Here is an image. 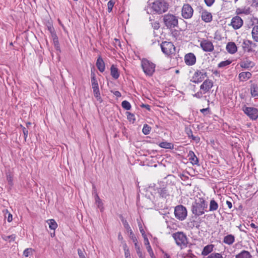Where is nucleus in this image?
Masks as SVG:
<instances>
[{"mask_svg":"<svg viewBox=\"0 0 258 258\" xmlns=\"http://www.w3.org/2000/svg\"><path fill=\"white\" fill-rule=\"evenodd\" d=\"M208 205L203 198H199L196 200L191 205V211L195 216H200L207 211Z\"/></svg>","mask_w":258,"mask_h":258,"instance_id":"f257e3e1","label":"nucleus"},{"mask_svg":"<svg viewBox=\"0 0 258 258\" xmlns=\"http://www.w3.org/2000/svg\"><path fill=\"white\" fill-rule=\"evenodd\" d=\"M237 45L238 47H241L244 52H254L255 50L254 48L257 46L255 43L253 42L252 41L245 39H240L237 40Z\"/></svg>","mask_w":258,"mask_h":258,"instance_id":"f03ea898","label":"nucleus"},{"mask_svg":"<svg viewBox=\"0 0 258 258\" xmlns=\"http://www.w3.org/2000/svg\"><path fill=\"white\" fill-rule=\"evenodd\" d=\"M169 4L165 0H156L152 4V9L158 14H162L168 11Z\"/></svg>","mask_w":258,"mask_h":258,"instance_id":"7ed1b4c3","label":"nucleus"},{"mask_svg":"<svg viewBox=\"0 0 258 258\" xmlns=\"http://www.w3.org/2000/svg\"><path fill=\"white\" fill-rule=\"evenodd\" d=\"M163 21L167 29H172L178 27V21L177 18L170 14H168L162 16Z\"/></svg>","mask_w":258,"mask_h":258,"instance_id":"20e7f679","label":"nucleus"},{"mask_svg":"<svg viewBox=\"0 0 258 258\" xmlns=\"http://www.w3.org/2000/svg\"><path fill=\"white\" fill-rule=\"evenodd\" d=\"M156 65L147 58H143L141 67L144 73L148 76H152L155 71Z\"/></svg>","mask_w":258,"mask_h":258,"instance_id":"39448f33","label":"nucleus"},{"mask_svg":"<svg viewBox=\"0 0 258 258\" xmlns=\"http://www.w3.org/2000/svg\"><path fill=\"white\" fill-rule=\"evenodd\" d=\"M172 237L178 246H187L188 239L186 234L183 232H177L172 234Z\"/></svg>","mask_w":258,"mask_h":258,"instance_id":"423d86ee","label":"nucleus"},{"mask_svg":"<svg viewBox=\"0 0 258 258\" xmlns=\"http://www.w3.org/2000/svg\"><path fill=\"white\" fill-rule=\"evenodd\" d=\"M174 213L175 218L179 221L185 220L187 215L186 208L182 205H178L175 207Z\"/></svg>","mask_w":258,"mask_h":258,"instance_id":"0eeeda50","label":"nucleus"},{"mask_svg":"<svg viewBox=\"0 0 258 258\" xmlns=\"http://www.w3.org/2000/svg\"><path fill=\"white\" fill-rule=\"evenodd\" d=\"M163 53L166 55H170L175 52L176 48L171 42L163 41L160 44Z\"/></svg>","mask_w":258,"mask_h":258,"instance_id":"6e6552de","label":"nucleus"},{"mask_svg":"<svg viewBox=\"0 0 258 258\" xmlns=\"http://www.w3.org/2000/svg\"><path fill=\"white\" fill-rule=\"evenodd\" d=\"M242 111L251 120H255L258 118V109L256 108L244 105L242 107Z\"/></svg>","mask_w":258,"mask_h":258,"instance_id":"1a4fd4ad","label":"nucleus"},{"mask_svg":"<svg viewBox=\"0 0 258 258\" xmlns=\"http://www.w3.org/2000/svg\"><path fill=\"white\" fill-rule=\"evenodd\" d=\"M194 13V10L191 6L188 4H184L181 10V15L185 19H190L192 17Z\"/></svg>","mask_w":258,"mask_h":258,"instance_id":"9d476101","label":"nucleus"},{"mask_svg":"<svg viewBox=\"0 0 258 258\" xmlns=\"http://www.w3.org/2000/svg\"><path fill=\"white\" fill-rule=\"evenodd\" d=\"M121 221L123 225L124 228L126 230L127 233L129 234L130 238L132 240L133 242H137V238L134 234L130 225L128 224L126 220H125L122 215H120Z\"/></svg>","mask_w":258,"mask_h":258,"instance_id":"9b49d317","label":"nucleus"},{"mask_svg":"<svg viewBox=\"0 0 258 258\" xmlns=\"http://www.w3.org/2000/svg\"><path fill=\"white\" fill-rule=\"evenodd\" d=\"M200 46L202 49L205 52H211L214 49L212 42L207 39H203L201 41Z\"/></svg>","mask_w":258,"mask_h":258,"instance_id":"f8f14e48","label":"nucleus"},{"mask_svg":"<svg viewBox=\"0 0 258 258\" xmlns=\"http://www.w3.org/2000/svg\"><path fill=\"white\" fill-rule=\"evenodd\" d=\"M243 25V20L242 19L238 16L234 17L231 22V25L235 30L239 29Z\"/></svg>","mask_w":258,"mask_h":258,"instance_id":"ddd939ff","label":"nucleus"},{"mask_svg":"<svg viewBox=\"0 0 258 258\" xmlns=\"http://www.w3.org/2000/svg\"><path fill=\"white\" fill-rule=\"evenodd\" d=\"M184 61L186 65L192 66L196 63V57L193 53H188L184 56Z\"/></svg>","mask_w":258,"mask_h":258,"instance_id":"4468645a","label":"nucleus"},{"mask_svg":"<svg viewBox=\"0 0 258 258\" xmlns=\"http://www.w3.org/2000/svg\"><path fill=\"white\" fill-rule=\"evenodd\" d=\"M213 86V83L211 80H206L200 86V89L204 91V93L209 91Z\"/></svg>","mask_w":258,"mask_h":258,"instance_id":"2eb2a0df","label":"nucleus"},{"mask_svg":"<svg viewBox=\"0 0 258 258\" xmlns=\"http://www.w3.org/2000/svg\"><path fill=\"white\" fill-rule=\"evenodd\" d=\"M204 80V78L202 77V71L197 70L194 74L190 80V81L195 83H199Z\"/></svg>","mask_w":258,"mask_h":258,"instance_id":"dca6fc26","label":"nucleus"},{"mask_svg":"<svg viewBox=\"0 0 258 258\" xmlns=\"http://www.w3.org/2000/svg\"><path fill=\"white\" fill-rule=\"evenodd\" d=\"M202 20L205 22L209 23L212 20V15L210 12L206 10L203 11L201 15Z\"/></svg>","mask_w":258,"mask_h":258,"instance_id":"f3484780","label":"nucleus"},{"mask_svg":"<svg viewBox=\"0 0 258 258\" xmlns=\"http://www.w3.org/2000/svg\"><path fill=\"white\" fill-rule=\"evenodd\" d=\"M238 46L233 42H228L226 45L227 51L231 54H234L237 51Z\"/></svg>","mask_w":258,"mask_h":258,"instance_id":"a211bd4d","label":"nucleus"},{"mask_svg":"<svg viewBox=\"0 0 258 258\" xmlns=\"http://www.w3.org/2000/svg\"><path fill=\"white\" fill-rule=\"evenodd\" d=\"M96 67L99 71L102 73L105 71V63L101 57V56H99L96 61Z\"/></svg>","mask_w":258,"mask_h":258,"instance_id":"6ab92c4d","label":"nucleus"},{"mask_svg":"<svg viewBox=\"0 0 258 258\" xmlns=\"http://www.w3.org/2000/svg\"><path fill=\"white\" fill-rule=\"evenodd\" d=\"M93 194L95 195L94 197L95 200V204L97 205V207L99 208L101 211H102V209H103V203L97 192L96 189H95V187H94V191L93 192Z\"/></svg>","mask_w":258,"mask_h":258,"instance_id":"aec40b11","label":"nucleus"},{"mask_svg":"<svg viewBox=\"0 0 258 258\" xmlns=\"http://www.w3.org/2000/svg\"><path fill=\"white\" fill-rule=\"evenodd\" d=\"M188 157L192 165H199V159L193 151H190L189 152Z\"/></svg>","mask_w":258,"mask_h":258,"instance_id":"412c9836","label":"nucleus"},{"mask_svg":"<svg viewBox=\"0 0 258 258\" xmlns=\"http://www.w3.org/2000/svg\"><path fill=\"white\" fill-rule=\"evenodd\" d=\"M110 74L112 78L115 80L117 79L119 77L118 69L114 64H112L111 66Z\"/></svg>","mask_w":258,"mask_h":258,"instance_id":"4be33fe9","label":"nucleus"},{"mask_svg":"<svg viewBox=\"0 0 258 258\" xmlns=\"http://www.w3.org/2000/svg\"><path fill=\"white\" fill-rule=\"evenodd\" d=\"M51 37L53 39V43L54 46V48L57 51L60 52V48L59 46V43L58 41V37L55 33H53V35H51Z\"/></svg>","mask_w":258,"mask_h":258,"instance_id":"5701e85b","label":"nucleus"},{"mask_svg":"<svg viewBox=\"0 0 258 258\" xmlns=\"http://www.w3.org/2000/svg\"><path fill=\"white\" fill-rule=\"evenodd\" d=\"M250 252L247 250H243L235 255V258H252Z\"/></svg>","mask_w":258,"mask_h":258,"instance_id":"b1692460","label":"nucleus"},{"mask_svg":"<svg viewBox=\"0 0 258 258\" xmlns=\"http://www.w3.org/2000/svg\"><path fill=\"white\" fill-rule=\"evenodd\" d=\"M214 246L213 244L205 246L202 251V254L204 256L208 255L213 250Z\"/></svg>","mask_w":258,"mask_h":258,"instance_id":"393cba45","label":"nucleus"},{"mask_svg":"<svg viewBox=\"0 0 258 258\" xmlns=\"http://www.w3.org/2000/svg\"><path fill=\"white\" fill-rule=\"evenodd\" d=\"M234 241L235 237L232 234H229L225 236L223 239V242L228 245L232 244Z\"/></svg>","mask_w":258,"mask_h":258,"instance_id":"a878e982","label":"nucleus"},{"mask_svg":"<svg viewBox=\"0 0 258 258\" xmlns=\"http://www.w3.org/2000/svg\"><path fill=\"white\" fill-rule=\"evenodd\" d=\"M254 66V63L250 60L246 59L244 60L240 63V67L242 68L247 69L249 67L252 68Z\"/></svg>","mask_w":258,"mask_h":258,"instance_id":"bb28decb","label":"nucleus"},{"mask_svg":"<svg viewBox=\"0 0 258 258\" xmlns=\"http://www.w3.org/2000/svg\"><path fill=\"white\" fill-rule=\"evenodd\" d=\"M239 78L240 81H244L251 77V74L249 72H241L239 74Z\"/></svg>","mask_w":258,"mask_h":258,"instance_id":"cd10ccee","label":"nucleus"},{"mask_svg":"<svg viewBox=\"0 0 258 258\" xmlns=\"http://www.w3.org/2000/svg\"><path fill=\"white\" fill-rule=\"evenodd\" d=\"M251 95L253 97H258V86L252 84L250 88Z\"/></svg>","mask_w":258,"mask_h":258,"instance_id":"c85d7f7f","label":"nucleus"},{"mask_svg":"<svg viewBox=\"0 0 258 258\" xmlns=\"http://www.w3.org/2000/svg\"><path fill=\"white\" fill-rule=\"evenodd\" d=\"M251 35L253 40L258 42V25H255L252 28Z\"/></svg>","mask_w":258,"mask_h":258,"instance_id":"c756f323","label":"nucleus"},{"mask_svg":"<svg viewBox=\"0 0 258 258\" xmlns=\"http://www.w3.org/2000/svg\"><path fill=\"white\" fill-rule=\"evenodd\" d=\"M157 192L160 195V197L163 198H166L169 195L167 189L165 187L158 188Z\"/></svg>","mask_w":258,"mask_h":258,"instance_id":"7c9ffc66","label":"nucleus"},{"mask_svg":"<svg viewBox=\"0 0 258 258\" xmlns=\"http://www.w3.org/2000/svg\"><path fill=\"white\" fill-rule=\"evenodd\" d=\"M91 79L92 88L98 87V84L96 78L95 74L92 71L91 72Z\"/></svg>","mask_w":258,"mask_h":258,"instance_id":"2f4dec72","label":"nucleus"},{"mask_svg":"<svg viewBox=\"0 0 258 258\" xmlns=\"http://www.w3.org/2000/svg\"><path fill=\"white\" fill-rule=\"evenodd\" d=\"M218 208V204L214 199L210 201L209 211H216Z\"/></svg>","mask_w":258,"mask_h":258,"instance_id":"473e14b6","label":"nucleus"},{"mask_svg":"<svg viewBox=\"0 0 258 258\" xmlns=\"http://www.w3.org/2000/svg\"><path fill=\"white\" fill-rule=\"evenodd\" d=\"M93 90L94 96L96 98V99L100 102H102V99L100 96L99 87L93 88Z\"/></svg>","mask_w":258,"mask_h":258,"instance_id":"72a5a7b5","label":"nucleus"},{"mask_svg":"<svg viewBox=\"0 0 258 258\" xmlns=\"http://www.w3.org/2000/svg\"><path fill=\"white\" fill-rule=\"evenodd\" d=\"M159 146L162 148L172 149L173 148V145L172 143H168L166 142H161L159 144Z\"/></svg>","mask_w":258,"mask_h":258,"instance_id":"f704fd0d","label":"nucleus"},{"mask_svg":"<svg viewBox=\"0 0 258 258\" xmlns=\"http://www.w3.org/2000/svg\"><path fill=\"white\" fill-rule=\"evenodd\" d=\"M134 243L135 247L137 253L138 255L139 256V257H141L142 256H144L143 254V253L141 250L140 246L138 243V240L137 241V242H134Z\"/></svg>","mask_w":258,"mask_h":258,"instance_id":"c9c22d12","label":"nucleus"},{"mask_svg":"<svg viewBox=\"0 0 258 258\" xmlns=\"http://www.w3.org/2000/svg\"><path fill=\"white\" fill-rule=\"evenodd\" d=\"M16 235L15 234H12L11 235H9V236H6V235H3L2 236V238L3 239V240H5V241H8L9 240V241L10 242H12V241H14L15 239H16Z\"/></svg>","mask_w":258,"mask_h":258,"instance_id":"e433bc0d","label":"nucleus"},{"mask_svg":"<svg viewBox=\"0 0 258 258\" xmlns=\"http://www.w3.org/2000/svg\"><path fill=\"white\" fill-rule=\"evenodd\" d=\"M49 227L50 229L55 230L57 227V224L54 219L49 220Z\"/></svg>","mask_w":258,"mask_h":258,"instance_id":"4c0bfd02","label":"nucleus"},{"mask_svg":"<svg viewBox=\"0 0 258 258\" xmlns=\"http://www.w3.org/2000/svg\"><path fill=\"white\" fill-rule=\"evenodd\" d=\"M121 106L123 108L126 110H129L131 108V105L130 103L126 100H124L122 102Z\"/></svg>","mask_w":258,"mask_h":258,"instance_id":"58836bf2","label":"nucleus"},{"mask_svg":"<svg viewBox=\"0 0 258 258\" xmlns=\"http://www.w3.org/2000/svg\"><path fill=\"white\" fill-rule=\"evenodd\" d=\"M151 130V127L149 125H148L147 124H145L144 125V126H143V128L142 130V132L144 135H147L149 134Z\"/></svg>","mask_w":258,"mask_h":258,"instance_id":"ea45409f","label":"nucleus"},{"mask_svg":"<svg viewBox=\"0 0 258 258\" xmlns=\"http://www.w3.org/2000/svg\"><path fill=\"white\" fill-rule=\"evenodd\" d=\"M34 249L32 248H27L24 250L23 251V255L27 257L29 255H32L33 254V252L34 251Z\"/></svg>","mask_w":258,"mask_h":258,"instance_id":"a19ab883","label":"nucleus"},{"mask_svg":"<svg viewBox=\"0 0 258 258\" xmlns=\"http://www.w3.org/2000/svg\"><path fill=\"white\" fill-rule=\"evenodd\" d=\"M231 62L232 61L230 60L222 61L218 64V67L219 68H223L229 65L231 63Z\"/></svg>","mask_w":258,"mask_h":258,"instance_id":"79ce46f5","label":"nucleus"},{"mask_svg":"<svg viewBox=\"0 0 258 258\" xmlns=\"http://www.w3.org/2000/svg\"><path fill=\"white\" fill-rule=\"evenodd\" d=\"M207 258H223L222 255L220 253H212Z\"/></svg>","mask_w":258,"mask_h":258,"instance_id":"37998d69","label":"nucleus"},{"mask_svg":"<svg viewBox=\"0 0 258 258\" xmlns=\"http://www.w3.org/2000/svg\"><path fill=\"white\" fill-rule=\"evenodd\" d=\"M115 2L113 0H110L107 4V10L109 13L112 11L113 7L114 5Z\"/></svg>","mask_w":258,"mask_h":258,"instance_id":"c03bdc74","label":"nucleus"},{"mask_svg":"<svg viewBox=\"0 0 258 258\" xmlns=\"http://www.w3.org/2000/svg\"><path fill=\"white\" fill-rule=\"evenodd\" d=\"M77 251L80 258H87L85 256L86 252H85L84 249L78 248Z\"/></svg>","mask_w":258,"mask_h":258,"instance_id":"a18cd8bd","label":"nucleus"},{"mask_svg":"<svg viewBox=\"0 0 258 258\" xmlns=\"http://www.w3.org/2000/svg\"><path fill=\"white\" fill-rule=\"evenodd\" d=\"M127 118L129 121H133V122L135 120V115L130 112H126Z\"/></svg>","mask_w":258,"mask_h":258,"instance_id":"49530a36","label":"nucleus"},{"mask_svg":"<svg viewBox=\"0 0 258 258\" xmlns=\"http://www.w3.org/2000/svg\"><path fill=\"white\" fill-rule=\"evenodd\" d=\"M20 126L22 128L24 137V140L26 142L28 135V131L25 127L23 126L22 125H20Z\"/></svg>","mask_w":258,"mask_h":258,"instance_id":"de8ad7c7","label":"nucleus"},{"mask_svg":"<svg viewBox=\"0 0 258 258\" xmlns=\"http://www.w3.org/2000/svg\"><path fill=\"white\" fill-rule=\"evenodd\" d=\"M47 29L49 31V32L51 34V35H53V33H55V30L54 29V27L51 24H49L47 26Z\"/></svg>","mask_w":258,"mask_h":258,"instance_id":"09e8293b","label":"nucleus"},{"mask_svg":"<svg viewBox=\"0 0 258 258\" xmlns=\"http://www.w3.org/2000/svg\"><path fill=\"white\" fill-rule=\"evenodd\" d=\"M146 248H147V250L148 252H149L151 258H155V256L154 254V252L151 248V246L150 245L147 246Z\"/></svg>","mask_w":258,"mask_h":258,"instance_id":"8fccbe9b","label":"nucleus"},{"mask_svg":"<svg viewBox=\"0 0 258 258\" xmlns=\"http://www.w3.org/2000/svg\"><path fill=\"white\" fill-rule=\"evenodd\" d=\"M185 132L186 135H187V137H188V138L190 139L193 136L192 131L190 128L185 127Z\"/></svg>","mask_w":258,"mask_h":258,"instance_id":"3c124183","label":"nucleus"},{"mask_svg":"<svg viewBox=\"0 0 258 258\" xmlns=\"http://www.w3.org/2000/svg\"><path fill=\"white\" fill-rule=\"evenodd\" d=\"M7 179L9 183V184L11 186H12L13 185V177L11 175V174H7Z\"/></svg>","mask_w":258,"mask_h":258,"instance_id":"603ef678","label":"nucleus"},{"mask_svg":"<svg viewBox=\"0 0 258 258\" xmlns=\"http://www.w3.org/2000/svg\"><path fill=\"white\" fill-rule=\"evenodd\" d=\"M187 252H188L186 254V256L187 257H189V258H198L197 256L192 253V250L191 249H189Z\"/></svg>","mask_w":258,"mask_h":258,"instance_id":"864d4df0","label":"nucleus"},{"mask_svg":"<svg viewBox=\"0 0 258 258\" xmlns=\"http://www.w3.org/2000/svg\"><path fill=\"white\" fill-rule=\"evenodd\" d=\"M154 29L157 30L160 28V24L158 22H155L152 24Z\"/></svg>","mask_w":258,"mask_h":258,"instance_id":"5fc2aeb1","label":"nucleus"},{"mask_svg":"<svg viewBox=\"0 0 258 258\" xmlns=\"http://www.w3.org/2000/svg\"><path fill=\"white\" fill-rule=\"evenodd\" d=\"M204 1L207 6L210 7L214 3L215 0H204Z\"/></svg>","mask_w":258,"mask_h":258,"instance_id":"6e6d98bb","label":"nucleus"},{"mask_svg":"<svg viewBox=\"0 0 258 258\" xmlns=\"http://www.w3.org/2000/svg\"><path fill=\"white\" fill-rule=\"evenodd\" d=\"M190 139H191L193 141H195L197 143H198L200 141V138L198 136H192Z\"/></svg>","mask_w":258,"mask_h":258,"instance_id":"4d7b16f0","label":"nucleus"},{"mask_svg":"<svg viewBox=\"0 0 258 258\" xmlns=\"http://www.w3.org/2000/svg\"><path fill=\"white\" fill-rule=\"evenodd\" d=\"M193 96L198 98H201L203 96V94H202V92L199 91V92H197V93L194 94Z\"/></svg>","mask_w":258,"mask_h":258,"instance_id":"13d9d810","label":"nucleus"},{"mask_svg":"<svg viewBox=\"0 0 258 258\" xmlns=\"http://www.w3.org/2000/svg\"><path fill=\"white\" fill-rule=\"evenodd\" d=\"M200 111L204 114H207V112H210V108L209 107L206 108H203L200 110Z\"/></svg>","mask_w":258,"mask_h":258,"instance_id":"bf43d9fd","label":"nucleus"},{"mask_svg":"<svg viewBox=\"0 0 258 258\" xmlns=\"http://www.w3.org/2000/svg\"><path fill=\"white\" fill-rule=\"evenodd\" d=\"M111 92L117 97H120L121 96L120 92L118 91H111Z\"/></svg>","mask_w":258,"mask_h":258,"instance_id":"052dcab7","label":"nucleus"},{"mask_svg":"<svg viewBox=\"0 0 258 258\" xmlns=\"http://www.w3.org/2000/svg\"><path fill=\"white\" fill-rule=\"evenodd\" d=\"M140 106L142 108H146L148 110H150L151 108H150V106L148 104H142L140 105Z\"/></svg>","mask_w":258,"mask_h":258,"instance_id":"680f3d73","label":"nucleus"},{"mask_svg":"<svg viewBox=\"0 0 258 258\" xmlns=\"http://www.w3.org/2000/svg\"><path fill=\"white\" fill-rule=\"evenodd\" d=\"M140 231L141 233H142V235L143 238L147 236L145 231L142 228V226L140 227Z\"/></svg>","mask_w":258,"mask_h":258,"instance_id":"e2e57ef3","label":"nucleus"},{"mask_svg":"<svg viewBox=\"0 0 258 258\" xmlns=\"http://www.w3.org/2000/svg\"><path fill=\"white\" fill-rule=\"evenodd\" d=\"M125 258H131L130 250L124 251Z\"/></svg>","mask_w":258,"mask_h":258,"instance_id":"0e129e2a","label":"nucleus"},{"mask_svg":"<svg viewBox=\"0 0 258 258\" xmlns=\"http://www.w3.org/2000/svg\"><path fill=\"white\" fill-rule=\"evenodd\" d=\"M144 242H145V244L147 246H149V245H150V243H149V240L147 238V237H144Z\"/></svg>","mask_w":258,"mask_h":258,"instance_id":"69168bd1","label":"nucleus"},{"mask_svg":"<svg viewBox=\"0 0 258 258\" xmlns=\"http://www.w3.org/2000/svg\"><path fill=\"white\" fill-rule=\"evenodd\" d=\"M123 250L124 251H126L127 250H130L129 248H128V247L127 246L126 243L124 241H123Z\"/></svg>","mask_w":258,"mask_h":258,"instance_id":"338daca9","label":"nucleus"},{"mask_svg":"<svg viewBox=\"0 0 258 258\" xmlns=\"http://www.w3.org/2000/svg\"><path fill=\"white\" fill-rule=\"evenodd\" d=\"M252 6L258 7V0H252Z\"/></svg>","mask_w":258,"mask_h":258,"instance_id":"774afa93","label":"nucleus"}]
</instances>
